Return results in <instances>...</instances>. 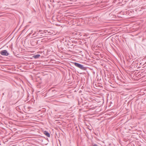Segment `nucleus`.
<instances>
[{"mask_svg":"<svg viewBox=\"0 0 146 146\" xmlns=\"http://www.w3.org/2000/svg\"><path fill=\"white\" fill-rule=\"evenodd\" d=\"M73 64L76 66L80 68V69L83 70H84L85 69V68L84 67L83 65L76 62H74L73 63Z\"/></svg>","mask_w":146,"mask_h":146,"instance_id":"f257e3e1","label":"nucleus"},{"mask_svg":"<svg viewBox=\"0 0 146 146\" xmlns=\"http://www.w3.org/2000/svg\"><path fill=\"white\" fill-rule=\"evenodd\" d=\"M1 54L3 55L7 56L9 55V53L6 50H4L1 51L0 52Z\"/></svg>","mask_w":146,"mask_h":146,"instance_id":"f03ea898","label":"nucleus"},{"mask_svg":"<svg viewBox=\"0 0 146 146\" xmlns=\"http://www.w3.org/2000/svg\"><path fill=\"white\" fill-rule=\"evenodd\" d=\"M44 133L48 137H49L50 136V133H48L47 131H45L44 132Z\"/></svg>","mask_w":146,"mask_h":146,"instance_id":"7ed1b4c3","label":"nucleus"},{"mask_svg":"<svg viewBox=\"0 0 146 146\" xmlns=\"http://www.w3.org/2000/svg\"><path fill=\"white\" fill-rule=\"evenodd\" d=\"M40 56V54H36L34 56V57L35 58H38Z\"/></svg>","mask_w":146,"mask_h":146,"instance_id":"20e7f679","label":"nucleus"},{"mask_svg":"<svg viewBox=\"0 0 146 146\" xmlns=\"http://www.w3.org/2000/svg\"><path fill=\"white\" fill-rule=\"evenodd\" d=\"M93 146H98L96 144H94L93 145Z\"/></svg>","mask_w":146,"mask_h":146,"instance_id":"39448f33","label":"nucleus"},{"mask_svg":"<svg viewBox=\"0 0 146 146\" xmlns=\"http://www.w3.org/2000/svg\"><path fill=\"white\" fill-rule=\"evenodd\" d=\"M42 31L41 30H39V31H38V32H40L41 31Z\"/></svg>","mask_w":146,"mask_h":146,"instance_id":"423d86ee","label":"nucleus"}]
</instances>
